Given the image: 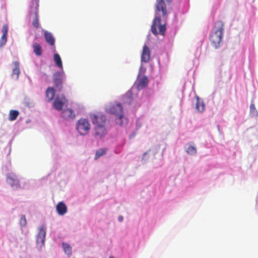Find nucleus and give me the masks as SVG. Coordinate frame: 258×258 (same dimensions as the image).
<instances>
[{
	"label": "nucleus",
	"mask_w": 258,
	"mask_h": 258,
	"mask_svg": "<svg viewBox=\"0 0 258 258\" xmlns=\"http://www.w3.org/2000/svg\"><path fill=\"white\" fill-rule=\"evenodd\" d=\"M160 13H161L163 19L166 20L167 11L164 1L163 0H156V17L153 21L151 30L155 35L159 34L164 36L166 30V25L165 23L161 24V18L159 16Z\"/></svg>",
	"instance_id": "1"
},
{
	"label": "nucleus",
	"mask_w": 258,
	"mask_h": 258,
	"mask_svg": "<svg viewBox=\"0 0 258 258\" xmlns=\"http://www.w3.org/2000/svg\"><path fill=\"white\" fill-rule=\"evenodd\" d=\"M223 33V22L220 20L217 21L210 36L211 43L215 48L217 49L220 46L222 41Z\"/></svg>",
	"instance_id": "2"
},
{
	"label": "nucleus",
	"mask_w": 258,
	"mask_h": 258,
	"mask_svg": "<svg viewBox=\"0 0 258 258\" xmlns=\"http://www.w3.org/2000/svg\"><path fill=\"white\" fill-rule=\"evenodd\" d=\"M123 107L121 104L114 102L109 104L106 108L107 112L116 115L115 122L117 124L122 125L126 122V119L122 113Z\"/></svg>",
	"instance_id": "3"
},
{
	"label": "nucleus",
	"mask_w": 258,
	"mask_h": 258,
	"mask_svg": "<svg viewBox=\"0 0 258 258\" xmlns=\"http://www.w3.org/2000/svg\"><path fill=\"white\" fill-rule=\"evenodd\" d=\"M38 7L39 0H32L30 6V14L31 15L34 14L32 25L36 28H38L39 26L38 14Z\"/></svg>",
	"instance_id": "4"
},
{
	"label": "nucleus",
	"mask_w": 258,
	"mask_h": 258,
	"mask_svg": "<svg viewBox=\"0 0 258 258\" xmlns=\"http://www.w3.org/2000/svg\"><path fill=\"white\" fill-rule=\"evenodd\" d=\"M76 128L80 135H86L90 130L91 125L87 119L81 118L77 123Z\"/></svg>",
	"instance_id": "5"
},
{
	"label": "nucleus",
	"mask_w": 258,
	"mask_h": 258,
	"mask_svg": "<svg viewBox=\"0 0 258 258\" xmlns=\"http://www.w3.org/2000/svg\"><path fill=\"white\" fill-rule=\"evenodd\" d=\"M60 70L59 72H56L53 74V81L56 88L59 90H61L62 83L65 79L64 72L62 70V66H57Z\"/></svg>",
	"instance_id": "6"
},
{
	"label": "nucleus",
	"mask_w": 258,
	"mask_h": 258,
	"mask_svg": "<svg viewBox=\"0 0 258 258\" xmlns=\"http://www.w3.org/2000/svg\"><path fill=\"white\" fill-rule=\"evenodd\" d=\"M90 118L92 123L95 126L98 125H105L106 118L102 113L98 112L95 114H90Z\"/></svg>",
	"instance_id": "7"
},
{
	"label": "nucleus",
	"mask_w": 258,
	"mask_h": 258,
	"mask_svg": "<svg viewBox=\"0 0 258 258\" xmlns=\"http://www.w3.org/2000/svg\"><path fill=\"white\" fill-rule=\"evenodd\" d=\"M67 102L68 100L63 95L57 96L53 103V107L57 110H61L64 104Z\"/></svg>",
	"instance_id": "8"
},
{
	"label": "nucleus",
	"mask_w": 258,
	"mask_h": 258,
	"mask_svg": "<svg viewBox=\"0 0 258 258\" xmlns=\"http://www.w3.org/2000/svg\"><path fill=\"white\" fill-rule=\"evenodd\" d=\"M46 235V230L44 227L42 226L40 228L37 236L36 242L37 244L41 247L44 245L45 239Z\"/></svg>",
	"instance_id": "9"
},
{
	"label": "nucleus",
	"mask_w": 258,
	"mask_h": 258,
	"mask_svg": "<svg viewBox=\"0 0 258 258\" xmlns=\"http://www.w3.org/2000/svg\"><path fill=\"white\" fill-rule=\"evenodd\" d=\"M7 182L13 188H17L20 186L19 180L14 174H9L7 177Z\"/></svg>",
	"instance_id": "10"
},
{
	"label": "nucleus",
	"mask_w": 258,
	"mask_h": 258,
	"mask_svg": "<svg viewBox=\"0 0 258 258\" xmlns=\"http://www.w3.org/2000/svg\"><path fill=\"white\" fill-rule=\"evenodd\" d=\"M61 116L66 120H73L76 117V114L72 109L67 108L63 109L61 112Z\"/></svg>",
	"instance_id": "11"
},
{
	"label": "nucleus",
	"mask_w": 258,
	"mask_h": 258,
	"mask_svg": "<svg viewBox=\"0 0 258 258\" xmlns=\"http://www.w3.org/2000/svg\"><path fill=\"white\" fill-rule=\"evenodd\" d=\"M8 31V26L7 24H4L2 28V35L0 39V47L4 46L7 41V35Z\"/></svg>",
	"instance_id": "12"
},
{
	"label": "nucleus",
	"mask_w": 258,
	"mask_h": 258,
	"mask_svg": "<svg viewBox=\"0 0 258 258\" xmlns=\"http://www.w3.org/2000/svg\"><path fill=\"white\" fill-rule=\"evenodd\" d=\"M150 58V50L149 48L144 45L143 48L141 59L142 62H147Z\"/></svg>",
	"instance_id": "13"
},
{
	"label": "nucleus",
	"mask_w": 258,
	"mask_h": 258,
	"mask_svg": "<svg viewBox=\"0 0 258 258\" xmlns=\"http://www.w3.org/2000/svg\"><path fill=\"white\" fill-rule=\"evenodd\" d=\"M95 136L99 138H102L107 133L105 125H98L95 126Z\"/></svg>",
	"instance_id": "14"
},
{
	"label": "nucleus",
	"mask_w": 258,
	"mask_h": 258,
	"mask_svg": "<svg viewBox=\"0 0 258 258\" xmlns=\"http://www.w3.org/2000/svg\"><path fill=\"white\" fill-rule=\"evenodd\" d=\"M44 36L47 43L51 46H54L55 38L52 34L47 31H44Z\"/></svg>",
	"instance_id": "15"
},
{
	"label": "nucleus",
	"mask_w": 258,
	"mask_h": 258,
	"mask_svg": "<svg viewBox=\"0 0 258 258\" xmlns=\"http://www.w3.org/2000/svg\"><path fill=\"white\" fill-rule=\"evenodd\" d=\"M57 213L59 215H63L67 212V207L65 204L62 202H59L56 207Z\"/></svg>",
	"instance_id": "16"
},
{
	"label": "nucleus",
	"mask_w": 258,
	"mask_h": 258,
	"mask_svg": "<svg viewBox=\"0 0 258 258\" xmlns=\"http://www.w3.org/2000/svg\"><path fill=\"white\" fill-rule=\"evenodd\" d=\"M148 84V79L147 77L140 79L137 82V87L138 90L145 88Z\"/></svg>",
	"instance_id": "17"
},
{
	"label": "nucleus",
	"mask_w": 258,
	"mask_h": 258,
	"mask_svg": "<svg viewBox=\"0 0 258 258\" xmlns=\"http://www.w3.org/2000/svg\"><path fill=\"white\" fill-rule=\"evenodd\" d=\"M55 95V90L53 88L49 87L46 91V97L48 102L51 101Z\"/></svg>",
	"instance_id": "18"
},
{
	"label": "nucleus",
	"mask_w": 258,
	"mask_h": 258,
	"mask_svg": "<svg viewBox=\"0 0 258 258\" xmlns=\"http://www.w3.org/2000/svg\"><path fill=\"white\" fill-rule=\"evenodd\" d=\"M196 109L199 112H202L205 109V106L204 102L201 101L199 97L197 96Z\"/></svg>",
	"instance_id": "19"
},
{
	"label": "nucleus",
	"mask_w": 258,
	"mask_h": 258,
	"mask_svg": "<svg viewBox=\"0 0 258 258\" xmlns=\"http://www.w3.org/2000/svg\"><path fill=\"white\" fill-rule=\"evenodd\" d=\"M185 151L188 154L192 156L195 155L197 152L196 147L189 144H187Z\"/></svg>",
	"instance_id": "20"
},
{
	"label": "nucleus",
	"mask_w": 258,
	"mask_h": 258,
	"mask_svg": "<svg viewBox=\"0 0 258 258\" xmlns=\"http://www.w3.org/2000/svg\"><path fill=\"white\" fill-rule=\"evenodd\" d=\"M33 51L37 56L42 55V48L40 45L38 43H34L33 44Z\"/></svg>",
	"instance_id": "21"
},
{
	"label": "nucleus",
	"mask_w": 258,
	"mask_h": 258,
	"mask_svg": "<svg viewBox=\"0 0 258 258\" xmlns=\"http://www.w3.org/2000/svg\"><path fill=\"white\" fill-rule=\"evenodd\" d=\"M19 115V112L16 110H11L9 114V120L14 121L16 119Z\"/></svg>",
	"instance_id": "22"
},
{
	"label": "nucleus",
	"mask_w": 258,
	"mask_h": 258,
	"mask_svg": "<svg viewBox=\"0 0 258 258\" xmlns=\"http://www.w3.org/2000/svg\"><path fill=\"white\" fill-rule=\"evenodd\" d=\"M62 246L63 247V249L65 253L67 254L70 255L72 254V247L67 243H62Z\"/></svg>",
	"instance_id": "23"
},
{
	"label": "nucleus",
	"mask_w": 258,
	"mask_h": 258,
	"mask_svg": "<svg viewBox=\"0 0 258 258\" xmlns=\"http://www.w3.org/2000/svg\"><path fill=\"white\" fill-rule=\"evenodd\" d=\"M107 152V149L106 148H102L96 151L95 156V159L96 160L98 159L101 156H103V155L105 154Z\"/></svg>",
	"instance_id": "24"
},
{
	"label": "nucleus",
	"mask_w": 258,
	"mask_h": 258,
	"mask_svg": "<svg viewBox=\"0 0 258 258\" xmlns=\"http://www.w3.org/2000/svg\"><path fill=\"white\" fill-rule=\"evenodd\" d=\"M20 74V69L18 66H17L15 69H13L12 77L15 79H17L19 77V75Z\"/></svg>",
	"instance_id": "25"
},
{
	"label": "nucleus",
	"mask_w": 258,
	"mask_h": 258,
	"mask_svg": "<svg viewBox=\"0 0 258 258\" xmlns=\"http://www.w3.org/2000/svg\"><path fill=\"white\" fill-rule=\"evenodd\" d=\"M53 58L56 64H62L61 58L58 53L54 54Z\"/></svg>",
	"instance_id": "26"
},
{
	"label": "nucleus",
	"mask_w": 258,
	"mask_h": 258,
	"mask_svg": "<svg viewBox=\"0 0 258 258\" xmlns=\"http://www.w3.org/2000/svg\"><path fill=\"white\" fill-rule=\"evenodd\" d=\"M20 224L21 226L24 227L27 224V221L25 215H22L20 220Z\"/></svg>",
	"instance_id": "27"
},
{
	"label": "nucleus",
	"mask_w": 258,
	"mask_h": 258,
	"mask_svg": "<svg viewBox=\"0 0 258 258\" xmlns=\"http://www.w3.org/2000/svg\"><path fill=\"white\" fill-rule=\"evenodd\" d=\"M250 111L251 112L255 113L256 112V110L254 104H251L250 105Z\"/></svg>",
	"instance_id": "28"
},
{
	"label": "nucleus",
	"mask_w": 258,
	"mask_h": 258,
	"mask_svg": "<svg viewBox=\"0 0 258 258\" xmlns=\"http://www.w3.org/2000/svg\"><path fill=\"white\" fill-rule=\"evenodd\" d=\"M118 220H119V221H120V222L122 221V220H123V217H122V216H119V217H118Z\"/></svg>",
	"instance_id": "29"
},
{
	"label": "nucleus",
	"mask_w": 258,
	"mask_h": 258,
	"mask_svg": "<svg viewBox=\"0 0 258 258\" xmlns=\"http://www.w3.org/2000/svg\"><path fill=\"white\" fill-rule=\"evenodd\" d=\"M168 2L170 3L172 0H166Z\"/></svg>",
	"instance_id": "30"
},
{
	"label": "nucleus",
	"mask_w": 258,
	"mask_h": 258,
	"mask_svg": "<svg viewBox=\"0 0 258 258\" xmlns=\"http://www.w3.org/2000/svg\"><path fill=\"white\" fill-rule=\"evenodd\" d=\"M15 65L18 64V62H15Z\"/></svg>",
	"instance_id": "31"
},
{
	"label": "nucleus",
	"mask_w": 258,
	"mask_h": 258,
	"mask_svg": "<svg viewBox=\"0 0 258 258\" xmlns=\"http://www.w3.org/2000/svg\"><path fill=\"white\" fill-rule=\"evenodd\" d=\"M142 68H143L142 66H141L140 67V70L142 69Z\"/></svg>",
	"instance_id": "32"
},
{
	"label": "nucleus",
	"mask_w": 258,
	"mask_h": 258,
	"mask_svg": "<svg viewBox=\"0 0 258 258\" xmlns=\"http://www.w3.org/2000/svg\"><path fill=\"white\" fill-rule=\"evenodd\" d=\"M109 258H114V257L113 256H110Z\"/></svg>",
	"instance_id": "33"
}]
</instances>
